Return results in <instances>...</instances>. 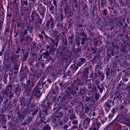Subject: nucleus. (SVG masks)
I'll return each instance as SVG.
<instances>
[{
  "label": "nucleus",
  "instance_id": "1",
  "mask_svg": "<svg viewBox=\"0 0 130 130\" xmlns=\"http://www.w3.org/2000/svg\"><path fill=\"white\" fill-rule=\"evenodd\" d=\"M85 62H86V59H85L84 58H81L78 60L77 66H78V67H81L83 66Z\"/></svg>",
  "mask_w": 130,
  "mask_h": 130
},
{
  "label": "nucleus",
  "instance_id": "2",
  "mask_svg": "<svg viewBox=\"0 0 130 130\" xmlns=\"http://www.w3.org/2000/svg\"><path fill=\"white\" fill-rule=\"evenodd\" d=\"M41 95H42V94L40 92V88L36 90L35 95H36V97L40 98Z\"/></svg>",
  "mask_w": 130,
  "mask_h": 130
},
{
  "label": "nucleus",
  "instance_id": "3",
  "mask_svg": "<svg viewBox=\"0 0 130 130\" xmlns=\"http://www.w3.org/2000/svg\"><path fill=\"white\" fill-rule=\"evenodd\" d=\"M83 126L85 129H87V127H89V121L88 120L85 121Z\"/></svg>",
  "mask_w": 130,
  "mask_h": 130
},
{
  "label": "nucleus",
  "instance_id": "4",
  "mask_svg": "<svg viewBox=\"0 0 130 130\" xmlns=\"http://www.w3.org/2000/svg\"><path fill=\"white\" fill-rule=\"evenodd\" d=\"M38 16V15L35 13V12H32L31 15V20L34 21V20L36 19V17Z\"/></svg>",
  "mask_w": 130,
  "mask_h": 130
},
{
  "label": "nucleus",
  "instance_id": "5",
  "mask_svg": "<svg viewBox=\"0 0 130 130\" xmlns=\"http://www.w3.org/2000/svg\"><path fill=\"white\" fill-rule=\"evenodd\" d=\"M101 126V123L98 122L95 124V127L93 128L94 130H98L99 128H100V127Z\"/></svg>",
  "mask_w": 130,
  "mask_h": 130
},
{
  "label": "nucleus",
  "instance_id": "6",
  "mask_svg": "<svg viewBox=\"0 0 130 130\" xmlns=\"http://www.w3.org/2000/svg\"><path fill=\"white\" fill-rule=\"evenodd\" d=\"M19 118H20V119H24L25 118V116H24V113L19 114Z\"/></svg>",
  "mask_w": 130,
  "mask_h": 130
},
{
  "label": "nucleus",
  "instance_id": "7",
  "mask_svg": "<svg viewBox=\"0 0 130 130\" xmlns=\"http://www.w3.org/2000/svg\"><path fill=\"white\" fill-rule=\"evenodd\" d=\"M106 121V118L105 117H102L101 118V122H102V123L103 124V123H104V122H105Z\"/></svg>",
  "mask_w": 130,
  "mask_h": 130
},
{
  "label": "nucleus",
  "instance_id": "8",
  "mask_svg": "<svg viewBox=\"0 0 130 130\" xmlns=\"http://www.w3.org/2000/svg\"><path fill=\"white\" fill-rule=\"evenodd\" d=\"M47 104H48V105L47 107L45 106H44L43 107V109H44V110H48V107H49V104L48 103Z\"/></svg>",
  "mask_w": 130,
  "mask_h": 130
},
{
  "label": "nucleus",
  "instance_id": "9",
  "mask_svg": "<svg viewBox=\"0 0 130 130\" xmlns=\"http://www.w3.org/2000/svg\"><path fill=\"white\" fill-rule=\"evenodd\" d=\"M77 128H78V126H77L76 125H75L72 127L71 129H77Z\"/></svg>",
  "mask_w": 130,
  "mask_h": 130
},
{
  "label": "nucleus",
  "instance_id": "10",
  "mask_svg": "<svg viewBox=\"0 0 130 130\" xmlns=\"http://www.w3.org/2000/svg\"><path fill=\"white\" fill-rule=\"evenodd\" d=\"M85 40H86L85 38H83L81 39V44L83 45L84 43H85Z\"/></svg>",
  "mask_w": 130,
  "mask_h": 130
},
{
  "label": "nucleus",
  "instance_id": "11",
  "mask_svg": "<svg viewBox=\"0 0 130 130\" xmlns=\"http://www.w3.org/2000/svg\"><path fill=\"white\" fill-rule=\"evenodd\" d=\"M73 124H78V120H75L72 122Z\"/></svg>",
  "mask_w": 130,
  "mask_h": 130
},
{
  "label": "nucleus",
  "instance_id": "12",
  "mask_svg": "<svg viewBox=\"0 0 130 130\" xmlns=\"http://www.w3.org/2000/svg\"><path fill=\"white\" fill-rule=\"evenodd\" d=\"M63 128H64V129H67V128H69V125H68V124L65 125L64 126V127H63Z\"/></svg>",
  "mask_w": 130,
  "mask_h": 130
},
{
  "label": "nucleus",
  "instance_id": "13",
  "mask_svg": "<svg viewBox=\"0 0 130 130\" xmlns=\"http://www.w3.org/2000/svg\"><path fill=\"white\" fill-rule=\"evenodd\" d=\"M44 128H46L47 129H49L50 128V126L47 125V126L44 127Z\"/></svg>",
  "mask_w": 130,
  "mask_h": 130
},
{
  "label": "nucleus",
  "instance_id": "14",
  "mask_svg": "<svg viewBox=\"0 0 130 130\" xmlns=\"http://www.w3.org/2000/svg\"><path fill=\"white\" fill-rule=\"evenodd\" d=\"M75 118H76V116H73L70 118L71 120H73L74 119H75Z\"/></svg>",
  "mask_w": 130,
  "mask_h": 130
},
{
  "label": "nucleus",
  "instance_id": "15",
  "mask_svg": "<svg viewBox=\"0 0 130 130\" xmlns=\"http://www.w3.org/2000/svg\"><path fill=\"white\" fill-rule=\"evenodd\" d=\"M44 54H45V55H46L47 56H48V55H49V53H48V51L45 53Z\"/></svg>",
  "mask_w": 130,
  "mask_h": 130
},
{
  "label": "nucleus",
  "instance_id": "16",
  "mask_svg": "<svg viewBox=\"0 0 130 130\" xmlns=\"http://www.w3.org/2000/svg\"><path fill=\"white\" fill-rule=\"evenodd\" d=\"M85 72L86 74H88L89 73V71L88 70V69H86L85 70Z\"/></svg>",
  "mask_w": 130,
  "mask_h": 130
},
{
  "label": "nucleus",
  "instance_id": "17",
  "mask_svg": "<svg viewBox=\"0 0 130 130\" xmlns=\"http://www.w3.org/2000/svg\"><path fill=\"white\" fill-rule=\"evenodd\" d=\"M53 25H54V23H52L51 24V28H53Z\"/></svg>",
  "mask_w": 130,
  "mask_h": 130
},
{
  "label": "nucleus",
  "instance_id": "18",
  "mask_svg": "<svg viewBox=\"0 0 130 130\" xmlns=\"http://www.w3.org/2000/svg\"><path fill=\"white\" fill-rule=\"evenodd\" d=\"M36 113H37V112H35L33 113H31L30 114H31L32 115H35Z\"/></svg>",
  "mask_w": 130,
  "mask_h": 130
},
{
  "label": "nucleus",
  "instance_id": "19",
  "mask_svg": "<svg viewBox=\"0 0 130 130\" xmlns=\"http://www.w3.org/2000/svg\"><path fill=\"white\" fill-rule=\"evenodd\" d=\"M47 81L49 82V83H52L51 80H50V79H47Z\"/></svg>",
  "mask_w": 130,
  "mask_h": 130
},
{
  "label": "nucleus",
  "instance_id": "20",
  "mask_svg": "<svg viewBox=\"0 0 130 130\" xmlns=\"http://www.w3.org/2000/svg\"><path fill=\"white\" fill-rule=\"evenodd\" d=\"M27 30H25L24 31V35H27Z\"/></svg>",
  "mask_w": 130,
  "mask_h": 130
},
{
  "label": "nucleus",
  "instance_id": "21",
  "mask_svg": "<svg viewBox=\"0 0 130 130\" xmlns=\"http://www.w3.org/2000/svg\"><path fill=\"white\" fill-rule=\"evenodd\" d=\"M3 128H7V126H4Z\"/></svg>",
  "mask_w": 130,
  "mask_h": 130
},
{
  "label": "nucleus",
  "instance_id": "22",
  "mask_svg": "<svg viewBox=\"0 0 130 130\" xmlns=\"http://www.w3.org/2000/svg\"><path fill=\"white\" fill-rule=\"evenodd\" d=\"M92 116H95V113H93Z\"/></svg>",
  "mask_w": 130,
  "mask_h": 130
},
{
  "label": "nucleus",
  "instance_id": "23",
  "mask_svg": "<svg viewBox=\"0 0 130 130\" xmlns=\"http://www.w3.org/2000/svg\"><path fill=\"white\" fill-rule=\"evenodd\" d=\"M2 24H0V29H1V28H2Z\"/></svg>",
  "mask_w": 130,
  "mask_h": 130
},
{
  "label": "nucleus",
  "instance_id": "24",
  "mask_svg": "<svg viewBox=\"0 0 130 130\" xmlns=\"http://www.w3.org/2000/svg\"><path fill=\"white\" fill-rule=\"evenodd\" d=\"M30 2H34L35 0H29Z\"/></svg>",
  "mask_w": 130,
  "mask_h": 130
},
{
  "label": "nucleus",
  "instance_id": "25",
  "mask_svg": "<svg viewBox=\"0 0 130 130\" xmlns=\"http://www.w3.org/2000/svg\"><path fill=\"white\" fill-rule=\"evenodd\" d=\"M97 67L99 69L100 68V66H99V65H98Z\"/></svg>",
  "mask_w": 130,
  "mask_h": 130
},
{
  "label": "nucleus",
  "instance_id": "26",
  "mask_svg": "<svg viewBox=\"0 0 130 130\" xmlns=\"http://www.w3.org/2000/svg\"><path fill=\"white\" fill-rule=\"evenodd\" d=\"M93 54L96 53V51H95L94 52H93Z\"/></svg>",
  "mask_w": 130,
  "mask_h": 130
},
{
  "label": "nucleus",
  "instance_id": "27",
  "mask_svg": "<svg viewBox=\"0 0 130 130\" xmlns=\"http://www.w3.org/2000/svg\"><path fill=\"white\" fill-rule=\"evenodd\" d=\"M62 85V83H59V86H61Z\"/></svg>",
  "mask_w": 130,
  "mask_h": 130
},
{
  "label": "nucleus",
  "instance_id": "28",
  "mask_svg": "<svg viewBox=\"0 0 130 130\" xmlns=\"http://www.w3.org/2000/svg\"><path fill=\"white\" fill-rule=\"evenodd\" d=\"M100 92L102 93V90H101V89H100Z\"/></svg>",
  "mask_w": 130,
  "mask_h": 130
},
{
  "label": "nucleus",
  "instance_id": "29",
  "mask_svg": "<svg viewBox=\"0 0 130 130\" xmlns=\"http://www.w3.org/2000/svg\"><path fill=\"white\" fill-rule=\"evenodd\" d=\"M0 55L2 56V52L0 53Z\"/></svg>",
  "mask_w": 130,
  "mask_h": 130
},
{
  "label": "nucleus",
  "instance_id": "30",
  "mask_svg": "<svg viewBox=\"0 0 130 130\" xmlns=\"http://www.w3.org/2000/svg\"><path fill=\"white\" fill-rule=\"evenodd\" d=\"M58 117H59L56 116V118H58Z\"/></svg>",
  "mask_w": 130,
  "mask_h": 130
},
{
  "label": "nucleus",
  "instance_id": "31",
  "mask_svg": "<svg viewBox=\"0 0 130 130\" xmlns=\"http://www.w3.org/2000/svg\"><path fill=\"white\" fill-rule=\"evenodd\" d=\"M17 26H20V25H19V24H17Z\"/></svg>",
  "mask_w": 130,
  "mask_h": 130
},
{
  "label": "nucleus",
  "instance_id": "32",
  "mask_svg": "<svg viewBox=\"0 0 130 130\" xmlns=\"http://www.w3.org/2000/svg\"><path fill=\"white\" fill-rule=\"evenodd\" d=\"M2 51H4V50H2Z\"/></svg>",
  "mask_w": 130,
  "mask_h": 130
},
{
  "label": "nucleus",
  "instance_id": "33",
  "mask_svg": "<svg viewBox=\"0 0 130 130\" xmlns=\"http://www.w3.org/2000/svg\"><path fill=\"white\" fill-rule=\"evenodd\" d=\"M98 88H99V86H98Z\"/></svg>",
  "mask_w": 130,
  "mask_h": 130
},
{
  "label": "nucleus",
  "instance_id": "34",
  "mask_svg": "<svg viewBox=\"0 0 130 130\" xmlns=\"http://www.w3.org/2000/svg\"><path fill=\"white\" fill-rule=\"evenodd\" d=\"M109 116H110V115H109Z\"/></svg>",
  "mask_w": 130,
  "mask_h": 130
},
{
  "label": "nucleus",
  "instance_id": "35",
  "mask_svg": "<svg viewBox=\"0 0 130 130\" xmlns=\"http://www.w3.org/2000/svg\"><path fill=\"white\" fill-rule=\"evenodd\" d=\"M66 130H68V129H67Z\"/></svg>",
  "mask_w": 130,
  "mask_h": 130
}]
</instances>
